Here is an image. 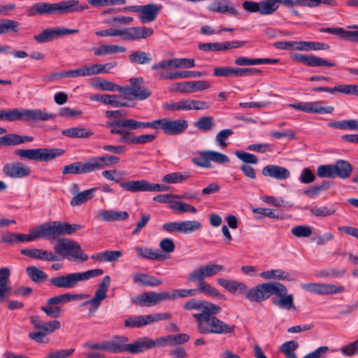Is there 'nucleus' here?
<instances>
[{"instance_id":"f8f14e48","label":"nucleus","mask_w":358,"mask_h":358,"mask_svg":"<svg viewBox=\"0 0 358 358\" xmlns=\"http://www.w3.org/2000/svg\"><path fill=\"white\" fill-rule=\"evenodd\" d=\"M158 129L169 136H176L183 133L188 127L187 120L185 119L171 120L167 117L157 120Z\"/></svg>"},{"instance_id":"774afa93","label":"nucleus","mask_w":358,"mask_h":358,"mask_svg":"<svg viewBox=\"0 0 358 358\" xmlns=\"http://www.w3.org/2000/svg\"><path fill=\"white\" fill-rule=\"evenodd\" d=\"M206 270V265L197 268L189 274L188 280L191 282L204 281V278H208Z\"/></svg>"},{"instance_id":"6e6d98bb","label":"nucleus","mask_w":358,"mask_h":358,"mask_svg":"<svg viewBox=\"0 0 358 358\" xmlns=\"http://www.w3.org/2000/svg\"><path fill=\"white\" fill-rule=\"evenodd\" d=\"M213 303H208L206 301L202 300H196V299H191L187 301H186L183 304V308L187 310H200V313H203V310L209 307L210 305H213Z\"/></svg>"},{"instance_id":"680f3d73","label":"nucleus","mask_w":358,"mask_h":358,"mask_svg":"<svg viewBox=\"0 0 358 358\" xmlns=\"http://www.w3.org/2000/svg\"><path fill=\"white\" fill-rule=\"evenodd\" d=\"M260 276L264 279H277L285 280L288 279V273L281 269H272L264 271L260 274Z\"/></svg>"},{"instance_id":"a18cd8bd","label":"nucleus","mask_w":358,"mask_h":358,"mask_svg":"<svg viewBox=\"0 0 358 358\" xmlns=\"http://www.w3.org/2000/svg\"><path fill=\"white\" fill-rule=\"evenodd\" d=\"M110 278L108 275H106L102 279L92 299H95V301L101 303V301L107 297L106 293L110 285Z\"/></svg>"},{"instance_id":"603ef678","label":"nucleus","mask_w":358,"mask_h":358,"mask_svg":"<svg viewBox=\"0 0 358 358\" xmlns=\"http://www.w3.org/2000/svg\"><path fill=\"white\" fill-rule=\"evenodd\" d=\"M197 292H200L210 296H215L218 299H223L224 296L220 294L216 288L206 281L198 282Z\"/></svg>"},{"instance_id":"9b49d317","label":"nucleus","mask_w":358,"mask_h":358,"mask_svg":"<svg viewBox=\"0 0 358 358\" xmlns=\"http://www.w3.org/2000/svg\"><path fill=\"white\" fill-rule=\"evenodd\" d=\"M161 7L155 3H148L143 6H127L123 10L131 13H138V19L142 23L153 22L157 17Z\"/></svg>"},{"instance_id":"a878e982","label":"nucleus","mask_w":358,"mask_h":358,"mask_svg":"<svg viewBox=\"0 0 358 358\" xmlns=\"http://www.w3.org/2000/svg\"><path fill=\"white\" fill-rule=\"evenodd\" d=\"M262 173L278 180H285L290 177L289 171L278 165H267L262 169Z\"/></svg>"},{"instance_id":"b1692460","label":"nucleus","mask_w":358,"mask_h":358,"mask_svg":"<svg viewBox=\"0 0 358 358\" xmlns=\"http://www.w3.org/2000/svg\"><path fill=\"white\" fill-rule=\"evenodd\" d=\"M122 121V119H119L113 122L107 123V127L110 128V133L112 134H118L121 137L120 141L122 143L134 144V137L131 138L130 135L131 133L125 127L117 126V124Z\"/></svg>"},{"instance_id":"69168bd1","label":"nucleus","mask_w":358,"mask_h":358,"mask_svg":"<svg viewBox=\"0 0 358 358\" xmlns=\"http://www.w3.org/2000/svg\"><path fill=\"white\" fill-rule=\"evenodd\" d=\"M330 127L339 129L356 130V120H345L341 121L331 122L328 124Z\"/></svg>"},{"instance_id":"1a4fd4ad","label":"nucleus","mask_w":358,"mask_h":358,"mask_svg":"<svg viewBox=\"0 0 358 358\" xmlns=\"http://www.w3.org/2000/svg\"><path fill=\"white\" fill-rule=\"evenodd\" d=\"M48 240L55 239L63 235H70L76 231L80 227L76 224L61 222L59 221L44 223Z\"/></svg>"},{"instance_id":"4be33fe9","label":"nucleus","mask_w":358,"mask_h":358,"mask_svg":"<svg viewBox=\"0 0 358 358\" xmlns=\"http://www.w3.org/2000/svg\"><path fill=\"white\" fill-rule=\"evenodd\" d=\"M210 87V84L206 80L186 81L176 83V89L178 92L185 94H190L202 91Z\"/></svg>"},{"instance_id":"39448f33","label":"nucleus","mask_w":358,"mask_h":358,"mask_svg":"<svg viewBox=\"0 0 358 358\" xmlns=\"http://www.w3.org/2000/svg\"><path fill=\"white\" fill-rule=\"evenodd\" d=\"M65 150L62 148L16 149L14 154L22 159L41 162H48L62 156Z\"/></svg>"},{"instance_id":"7c9ffc66","label":"nucleus","mask_w":358,"mask_h":358,"mask_svg":"<svg viewBox=\"0 0 358 358\" xmlns=\"http://www.w3.org/2000/svg\"><path fill=\"white\" fill-rule=\"evenodd\" d=\"M96 217L106 222H115L127 220L129 214L126 211L104 210L98 212Z\"/></svg>"},{"instance_id":"e433bc0d","label":"nucleus","mask_w":358,"mask_h":358,"mask_svg":"<svg viewBox=\"0 0 358 358\" xmlns=\"http://www.w3.org/2000/svg\"><path fill=\"white\" fill-rule=\"evenodd\" d=\"M62 134L69 138H87L92 136L94 132L91 129L78 127L64 129L62 131Z\"/></svg>"},{"instance_id":"ddd939ff","label":"nucleus","mask_w":358,"mask_h":358,"mask_svg":"<svg viewBox=\"0 0 358 358\" xmlns=\"http://www.w3.org/2000/svg\"><path fill=\"white\" fill-rule=\"evenodd\" d=\"M78 32V29H70L65 27L47 28L34 36V40L38 43H45L64 35L73 34Z\"/></svg>"},{"instance_id":"473e14b6","label":"nucleus","mask_w":358,"mask_h":358,"mask_svg":"<svg viewBox=\"0 0 358 358\" xmlns=\"http://www.w3.org/2000/svg\"><path fill=\"white\" fill-rule=\"evenodd\" d=\"M133 282L143 286L156 287L162 284V280L152 275L137 273L133 275Z\"/></svg>"},{"instance_id":"8fccbe9b","label":"nucleus","mask_w":358,"mask_h":358,"mask_svg":"<svg viewBox=\"0 0 358 358\" xmlns=\"http://www.w3.org/2000/svg\"><path fill=\"white\" fill-rule=\"evenodd\" d=\"M194 126L199 130L210 131L215 127L214 118L212 116H202L194 123Z\"/></svg>"},{"instance_id":"423d86ee","label":"nucleus","mask_w":358,"mask_h":358,"mask_svg":"<svg viewBox=\"0 0 358 358\" xmlns=\"http://www.w3.org/2000/svg\"><path fill=\"white\" fill-rule=\"evenodd\" d=\"M87 294L65 293L49 298L46 304L41 308L48 316L52 318L59 317L63 312L62 308L59 306L72 301L87 298Z\"/></svg>"},{"instance_id":"4468645a","label":"nucleus","mask_w":358,"mask_h":358,"mask_svg":"<svg viewBox=\"0 0 358 358\" xmlns=\"http://www.w3.org/2000/svg\"><path fill=\"white\" fill-rule=\"evenodd\" d=\"M301 287L306 292L319 295L334 294L344 291L343 286H338L334 284L308 282L301 284Z\"/></svg>"},{"instance_id":"2f4dec72","label":"nucleus","mask_w":358,"mask_h":358,"mask_svg":"<svg viewBox=\"0 0 358 358\" xmlns=\"http://www.w3.org/2000/svg\"><path fill=\"white\" fill-rule=\"evenodd\" d=\"M335 178L338 177L346 179L350 177L352 172V165L347 161L339 159L334 164Z\"/></svg>"},{"instance_id":"c9c22d12","label":"nucleus","mask_w":358,"mask_h":358,"mask_svg":"<svg viewBox=\"0 0 358 358\" xmlns=\"http://www.w3.org/2000/svg\"><path fill=\"white\" fill-rule=\"evenodd\" d=\"M279 62V59H248L243 57H238L235 59L234 64L237 66H250L257 65L262 64H275Z\"/></svg>"},{"instance_id":"0eeeda50","label":"nucleus","mask_w":358,"mask_h":358,"mask_svg":"<svg viewBox=\"0 0 358 358\" xmlns=\"http://www.w3.org/2000/svg\"><path fill=\"white\" fill-rule=\"evenodd\" d=\"M57 255L74 262H83L88 259V256L83 252L80 245L69 239H59L54 246Z\"/></svg>"},{"instance_id":"aec40b11","label":"nucleus","mask_w":358,"mask_h":358,"mask_svg":"<svg viewBox=\"0 0 358 358\" xmlns=\"http://www.w3.org/2000/svg\"><path fill=\"white\" fill-rule=\"evenodd\" d=\"M292 58L308 66H329L333 67L335 63L331 61L325 60L322 58L313 55H303L296 53L292 55Z\"/></svg>"},{"instance_id":"f704fd0d","label":"nucleus","mask_w":358,"mask_h":358,"mask_svg":"<svg viewBox=\"0 0 358 358\" xmlns=\"http://www.w3.org/2000/svg\"><path fill=\"white\" fill-rule=\"evenodd\" d=\"M122 255L119 250H106L93 255L91 258L96 262H108L117 261Z\"/></svg>"},{"instance_id":"f3484780","label":"nucleus","mask_w":358,"mask_h":358,"mask_svg":"<svg viewBox=\"0 0 358 358\" xmlns=\"http://www.w3.org/2000/svg\"><path fill=\"white\" fill-rule=\"evenodd\" d=\"M153 29L146 27H131L120 29V37L123 40L137 41L152 36Z\"/></svg>"},{"instance_id":"3c124183","label":"nucleus","mask_w":358,"mask_h":358,"mask_svg":"<svg viewBox=\"0 0 358 358\" xmlns=\"http://www.w3.org/2000/svg\"><path fill=\"white\" fill-rule=\"evenodd\" d=\"M96 188H92L77 194L71 200V205L72 206H76L85 203L92 198L93 193L96 191Z\"/></svg>"},{"instance_id":"c756f323","label":"nucleus","mask_w":358,"mask_h":358,"mask_svg":"<svg viewBox=\"0 0 358 358\" xmlns=\"http://www.w3.org/2000/svg\"><path fill=\"white\" fill-rule=\"evenodd\" d=\"M33 140L32 136L9 134L0 137V146H14L25 142H31Z\"/></svg>"},{"instance_id":"864d4df0","label":"nucleus","mask_w":358,"mask_h":358,"mask_svg":"<svg viewBox=\"0 0 358 358\" xmlns=\"http://www.w3.org/2000/svg\"><path fill=\"white\" fill-rule=\"evenodd\" d=\"M192 162L197 166L209 169L211 167L210 150L201 151L192 158Z\"/></svg>"},{"instance_id":"13d9d810","label":"nucleus","mask_w":358,"mask_h":358,"mask_svg":"<svg viewBox=\"0 0 358 358\" xmlns=\"http://www.w3.org/2000/svg\"><path fill=\"white\" fill-rule=\"evenodd\" d=\"M206 72H200L196 71H176L169 73L167 78L170 79L198 78L206 76Z\"/></svg>"},{"instance_id":"09e8293b","label":"nucleus","mask_w":358,"mask_h":358,"mask_svg":"<svg viewBox=\"0 0 358 358\" xmlns=\"http://www.w3.org/2000/svg\"><path fill=\"white\" fill-rule=\"evenodd\" d=\"M169 207L170 209L178 213H196L197 211L194 206L182 201H175L174 199L173 200V202L171 203V205L169 206Z\"/></svg>"},{"instance_id":"393cba45","label":"nucleus","mask_w":358,"mask_h":358,"mask_svg":"<svg viewBox=\"0 0 358 358\" xmlns=\"http://www.w3.org/2000/svg\"><path fill=\"white\" fill-rule=\"evenodd\" d=\"M157 120L151 122H140L134 119L124 118L117 124V126L125 127L127 129L136 130L145 128H151L158 129Z\"/></svg>"},{"instance_id":"4c0bfd02","label":"nucleus","mask_w":358,"mask_h":358,"mask_svg":"<svg viewBox=\"0 0 358 358\" xmlns=\"http://www.w3.org/2000/svg\"><path fill=\"white\" fill-rule=\"evenodd\" d=\"M125 51L126 48L123 46L105 44L94 49V54L96 56H103L106 55L122 53L124 52Z\"/></svg>"},{"instance_id":"cd10ccee","label":"nucleus","mask_w":358,"mask_h":358,"mask_svg":"<svg viewBox=\"0 0 358 358\" xmlns=\"http://www.w3.org/2000/svg\"><path fill=\"white\" fill-rule=\"evenodd\" d=\"M90 160L93 172L101 170L106 166L117 164L120 162V158L114 155H106L94 157Z\"/></svg>"},{"instance_id":"4d7b16f0","label":"nucleus","mask_w":358,"mask_h":358,"mask_svg":"<svg viewBox=\"0 0 358 358\" xmlns=\"http://www.w3.org/2000/svg\"><path fill=\"white\" fill-rule=\"evenodd\" d=\"M20 23L15 20L4 19L0 22V34L8 32L17 33Z\"/></svg>"},{"instance_id":"6e6552de","label":"nucleus","mask_w":358,"mask_h":358,"mask_svg":"<svg viewBox=\"0 0 358 358\" xmlns=\"http://www.w3.org/2000/svg\"><path fill=\"white\" fill-rule=\"evenodd\" d=\"M130 85L121 86L120 93L123 97L129 99H136L143 101L151 96V91L143 85L142 78H132L129 79Z\"/></svg>"},{"instance_id":"052dcab7","label":"nucleus","mask_w":358,"mask_h":358,"mask_svg":"<svg viewBox=\"0 0 358 358\" xmlns=\"http://www.w3.org/2000/svg\"><path fill=\"white\" fill-rule=\"evenodd\" d=\"M26 271L28 276L34 282H42L48 278V275L43 271L34 266H28Z\"/></svg>"},{"instance_id":"a211bd4d","label":"nucleus","mask_w":358,"mask_h":358,"mask_svg":"<svg viewBox=\"0 0 358 358\" xmlns=\"http://www.w3.org/2000/svg\"><path fill=\"white\" fill-rule=\"evenodd\" d=\"M3 173L11 178H22L31 174L30 167L22 162H14L7 163L3 167Z\"/></svg>"},{"instance_id":"20e7f679","label":"nucleus","mask_w":358,"mask_h":358,"mask_svg":"<svg viewBox=\"0 0 358 358\" xmlns=\"http://www.w3.org/2000/svg\"><path fill=\"white\" fill-rule=\"evenodd\" d=\"M103 270L95 268L84 272L69 273L52 277L49 280L51 285L64 289H72L78 286L79 282L88 280L92 278L101 275Z\"/></svg>"},{"instance_id":"de8ad7c7","label":"nucleus","mask_w":358,"mask_h":358,"mask_svg":"<svg viewBox=\"0 0 358 358\" xmlns=\"http://www.w3.org/2000/svg\"><path fill=\"white\" fill-rule=\"evenodd\" d=\"M154 292H143L138 294L132 302L141 306H152L155 305Z\"/></svg>"},{"instance_id":"e2e57ef3","label":"nucleus","mask_w":358,"mask_h":358,"mask_svg":"<svg viewBox=\"0 0 358 358\" xmlns=\"http://www.w3.org/2000/svg\"><path fill=\"white\" fill-rule=\"evenodd\" d=\"M345 273V269H336L334 268H330L317 271L315 275L319 278H341L343 277Z\"/></svg>"},{"instance_id":"79ce46f5","label":"nucleus","mask_w":358,"mask_h":358,"mask_svg":"<svg viewBox=\"0 0 358 358\" xmlns=\"http://www.w3.org/2000/svg\"><path fill=\"white\" fill-rule=\"evenodd\" d=\"M259 13L267 15H271L279 7L280 0H262L259 2Z\"/></svg>"},{"instance_id":"338daca9","label":"nucleus","mask_w":358,"mask_h":358,"mask_svg":"<svg viewBox=\"0 0 358 358\" xmlns=\"http://www.w3.org/2000/svg\"><path fill=\"white\" fill-rule=\"evenodd\" d=\"M201 224L197 220L181 221V233L190 234L200 229Z\"/></svg>"},{"instance_id":"bf43d9fd","label":"nucleus","mask_w":358,"mask_h":358,"mask_svg":"<svg viewBox=\"0 0 358 358\" xmlns=\"http://www.w3.org/2000/svg\"><path fill=\"white\" fill-rule=\"evenodd\" d=\"M189 337L186 334H180L178 335H169L164 337H161L162 346H165L168 344H180L187 342Z\"/></svg>"},{"instance_id":"ea45409f","label":"nucleus","mask_w":358,"mask_h":358,"mask_svg":"<svg viewBox=\"0 0 358 358\" xmlns=\"http://www.w3.org/2000/svg\"><path fill=\"white\" fill-rule=\"evenodd\" d=\"M27 15L30 17L36 15H51L50 3L40 2L34 3L27 9Z\"/></svg>"},{"instance_id":"5701e85b","label":"nucleus","mask_w":358,"mask_h":358,"mask_svg":"<svg viewBox=\"0 0 358 358\" xmlns=\"http://www.w3.org/2000/svg\"><path fill=\"white\" fill-rule=\"evenodd\" d=\"M10 269L7 267L0 268V303L5 301L11 294Z\"/></svg>"},{"instance_id":"bb28decb","label":"nucleus","mask_w":358,"mask_h":358,"mask_svg":"<svg viewBox=\"0 0 358 358\" xmlns=\"http://www.w3.org/2000/svg\"><path fill=\"white\" fill-rule=\"evenodd\" d=\"M92 172L90 160L85 162H77L64 166L62 174H85Z\"/></svg>"},{"instance_id":"6ab92c4d","label":"nucleus","mask_w":358,"mask_h":358,"mask_svg":"<svg viewBox=\"0 0 358 358\" xmlns=\"http://www.w3.org/2000/svg\"><path fill=\"white\" fill-rule=\"evenodd\" d=\"M90 99L116 108L132 106L127 101V97L117 94H93L90 96Z\"/></svg>"},{"instance_id":"58836bf2","label":"nucleus","mask_w":358,"mask_h":358,"mask_svg":"<svg viewBox=\"0 0 358 358\" xmlns=\"http://www.w3.org/2000/svg\"><path fill=\"white\" fill-rule=\"evenodd\" d=\"M63 13L81 12L89 8L87 4H83L78 0L62 1Z\"/></svg>"},{"instance_id":"2eb2a0df","label":"nucleus","mask_w":358,"mask_h":358,"mask_svg":"<svg viewBox=\"0 0 358 358\" xmlns=\"http://www.w3.org/2000/svg\"><path fill=\"white\" fill-rule=\"evenodd\" d=\"M289 107L301 110L304 113L317 114H330L334 110L333 106H324L323 101H322L290 103L289 104Z\"/></svg>"},{"instance_id":"412c9836","label":"nucleus","mask_w":358,"mask_h":358,"mask_svg":"<svg viewBox=\"0 0 358 358\" xmlns=\"http://www.w3.org/2000/svg\"><path fill=\"white\" fill-rule=\"evenodd\" d=\"M128 341L126 336H115L110 340L105 341V351L113 354L128 352Z\"/></svg>"},{"instance_id":"0e129e2a","label":"nucleus","mask_w":358,"mask_h":358,"mask_svg":"<svg viewBox=\"0 0 358 358\" xmlns=\"http://www.w3.org/2000/svg\"><path fill=\"white\" fill-rule=\"evenodd\" d=\"M148 324L146 315L131 317L124 321V326L130 328H138Z\"/></svg>"},{"instance_id":"a19ab883","label":"nucleus","mask_w":358,"mask_h":358,"mask_svg":"<svg viewBox=\"0 0 358 358\" xmlns=\"http://www.w3.org/2000/svg\"><path fill=\"white\" fill-rule=\"evenodd\" d=\"M128 57L131 63L141 65L149 64L152 59L149 53L142 50L133 51Z\"/></svg>"},{"instance_id":"f257e3e1","label":"nucleus","mask_w":358,"mask_h":358,"mask_svg":"<svg viewBox=\"0 0 358 358\" xmlns=\"http://www.w3.org/2000/svg\"><path fill=\"white\" fill-rule=\"evenodd\" d=\"M217 281L229 292L243 295L252 302L260 303L274 295L272 303L275 306L285 310H290L294 306L293 294H288L287 287L277 281L259 284L252 289H248L244 282L234 280L218 278Z\"/></svg>"},{"instance_id":"dca6fc26","label":"nucleus","mask_w":358,"mask_h":358,"mask_svg":"<svg viewBox=\"0 0 358 358\" xmlns=\"http://www.w3.org/2000/svg\"><path fill=\"white\" fill-rule=\"evenodd\" d=\"M161 337L155 340L148 337H142L136 340L132 343H128V352L131 354L141 353L145 350L154 348L155 347L162 346Z\"/></svg>"},{"instance_id":"c03bdc74","label":"nucleus","mask_w":358,"mask_h":358,"mask_svg":"<svg viewBox=\"0 0 358 358\" xmlns=\"http://www.w3.org/2000/svg\"><path fill=\"white\" fill-rule=\"evenodd\" d=\"M138 256L148 259H164V255L162 254L158 250H153L148 248H136Z\"/></svg>"},{"instance_id":"5fc2aeb1","label":"nucleus","mask_w":358,"mask_h":358,"mask_svg":"<svg viewBox=\"0 0 358 358\" xmlns=\"http://www.w3.org/2000/svg\"><path fill=\"white\" fill-rule=\"evenodd\" d=\"M189 174L187 172L180 173V172H173L169 174L165 175L162 181L166 183H180L186 180L189 178Z\"/></svg>"},{"instance_id":"c85d7f7f","label":"nucleus","mask_w":358,"mask_h":358,"mask_svg":"<svg viewBox=\"0 0 358 358\" xmlns=\"http://www.w3.org/2000/svg\"><path fill=\"white\" fill-rule=\"evenodd\" d=\"M18 243L31 242L39 238L47 239L46 231L44 223L30 230L29 234H18Z\"/></svg>"},{"instance_id":"7ed1b4c3","label":"nucleus","mask_w":358,"mask_h":358,"mask_svg":"<svg viewBox=\"0 0 358 358\" xmlns=\"http://www.w3.org/2000/svg\"><path fill=\"white\" fill-rule=\"evenodd\" d=\"M56 115L41 109H18L0 110V121H48L55 120Z\"/></svg>"},{"instance_id":"f03ea898","label":"nucleus","mask_w":358,"mask_h":358,"mask_svg":"<svg viewBox=\"0 0 358 358\" xmlns=\"http://www.w3.org/2000/svg\"><path fill=\"white\" fill-rule=\"evenodd\" d=\"M221 308L213 304L206 308L203 313H194L193 318L196 321V330L201 334L222 335L231 334L235 330L234 324H227L216 317Z\"/></svg>"},{"instance_id":"72a5a7b5","label":"nucleus","mask_w":358,"mask_h":358,"mask_svg":"<svg viewBox=\"0 0 358 358\" xmlns=\"http://www.w3.org/2000/svg\"><path fill=\"white\" fill-rule=\"evenodd\" d=\"M209 10L220 13H229L234 15H238V12L231 6L229 0H222V1H215L209 7Z\"/></svg>"},{"instance_id":"37998d69","label":"nucleus","mask_w":358,"mask_h":358,"mask_svg":"<svg viewBox=\"0 0 358 358\" xmlns=\"http://www.w3.org/2000/svg\"><path fill=\"white\" fill-rule=\"evenodd\" d=\"M329 45L319 42H311V41H300L296 43L295 49L299 50H328Z\"/></svg>"},{"instance_id":"49530a36","label":"nucleus","mask_w":358,"mask_h":358,"mask_svg":"<svg viewBox=\"0 0 358 358\" xmlns=\"http://www.w3.org/2000/svg\"><path fill=\"white\" fill-rule=\"evenodd\" d=\"M91 85L94 88L108 92L117 91L120 92V89L121 87L120 85L115 84L111 81L100 78H97L96 80L93 81Z\"/></svg>"},{"instance_id":"9d476101","label":"nucleus","mask_w":358,"mask_h":358,"mask_svg":"<svg viewBox=\"0 0 358 358\" xmlns=\"http://www.w3.org/2000/svg\"><path fill=\"white\" fill-rule=\"evenodd\" d=\"M121 187L131 192H164L169 187L164 185L150 183L146 180H129L120 183Z\"/></svg>"}]
</instances>
